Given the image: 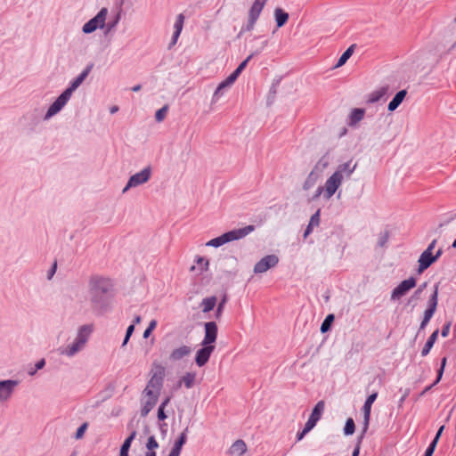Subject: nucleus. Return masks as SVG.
<instances>
[{
    "label": "nucleus",
    "mask_w": 456,
    "mask_h": 456,
    "mask_svg": "<svg viewBox=\"0 0 456 456\" xmlns=\"http://www.w3.org/2000/svg\"><path fill=\"white\" fill-rule=\"evenodd\" d=\"M204 338L201 342L202 348L197 351L195 362L199 367L204 366L209 360L215 350V342L217 338L218 328L215 322H208L204 324Z\"/></svg>",
    "instance_id": "nucleus-1"
},
{
    "label": "nucleus",
    "mask_w": 456,
    "mask_h": 456,
    "mask_svg": "<svg viewBox=\"0 0 456 456\" xmlns=\"http://www.w3.org/2000/svg\"><path fill=\"white\" fill-rule=\"evenodd\" d=\"M91 70V66L87 67L70 85L69 88H67L57 99L56 101L49 107L46 112V118H50L56 113H58L68 102L72 93L83 83V81L86 78L89 72Z\"/></svg>",
    "instance_id": "nucleus-2"
},
{
    "label": "nucleus",
    "mask_w": 456,
    "mask_h": 456,
    "mask_svg": "<svg viewBox=\"0 0 456 456\" xmlns=\"http://www.w3.org/2000/svg\"><path fill=\"white\" fill-rule=\"evenodd\" d=\"M91 301L97 303L101 298L108 294L112 289V282L110 278L94 275L90 277L88 281Z\"/></svg>",
    "instance_id": "nucleus-3"
},
{
    "label": "nucleus",
    "mask_w": 456,
    "mask_h": 456,
    "mask_svg": "<svg viewBox=\"0 0 456 456\" xmlns=\"http://www.w3.org/2000/svg\"><path fill=\"white\" fill-rule=\"evenodd\" d=\"M255 230L254 225H248L243 228L235 229L222 234L219 237L214 238L207 242V246L220 247L225 243L240 240Z\"/></svg>",
    "instance_id": "nucleus-4"
},
{
    "label": "nucleus",
    "mask_w": 456,
    "mask_h": 456,
    "mask_svg": "<svg viewBox=\"0 0 456 456\" xmlns=\"http://www.w3.org/2000/svg\"><path fill=\"white\" fill-rule=\"evenodd\" d=\"M343 180L340 179L338 174H332L325 182L323 186H319L312 197L308 199L309 201L315 200L321 195L324 199L330 200L336 192V191L342 184Z\"/></svg>",
    "instance_id": "nucleus-5"
},
{
    "label": "nucleus",
    "mask_w": 456,
    "mask_h": 456,
    "mask_svg": "<svg viewBox=\"0 0 456 456\" xmlns=\"http://www.w3.org/2000/svg\"><path fill=\"white\" fill-rule=\"evenodd\" d=\"M93 331V325H83L80 327L77 332V336L75 341L69 346L65 350L61 351V354L68 356H72L78 351H80L88 340L90 334Z\"/></svg>",
    "instance_id": "nucleus-6"
},
{
    "label": "nucleus",
    "mask_w": 456,
    "mask_h": 456,
    "mask_svg": "<svg viewBox=\"0 0 456 456\" xmlns=\"http://www.w3.org/2000/svg\"><path fill=\"white\" fill-rule=\"evenodd\" d=\"M107 15L108 9L105 7L102 8L95 17L91 19L83 26V32L89 34L96 30L98 28H102L105 25Z\"/></svg>",
    "instance_id": "nucleus-7"
},
{
    "label": "nucleus",
    "mask_w": 456,
    "mask_h": 456,
    "mask_svg": "<svg viewBox=\"0 0 456 456\" xmlns=\"http://www.w3.org/2000/svg\"><path fill=\"white\" fill-rule=\"evenodd\" d=\"M267 0H255L252 6L248 11V24L245 27L247 31H250L253 29L256 20H258L265 5L266 4Z\"/></svg>",
    "instance_id": "nucleus-8"
},
{
    "label": "nucleus",
    "mask_w": 456,
    "mask_h": 456,
    "mask_svg": "<svg viewBox=\"0 0 456 456\" xmlns=\"http://www.w3.org/2000/svg\"><path fill=\"white\" fill-rule=\"evenodd\" d=\"M151 170L149 167L143 168L139 173L133 175L129 178L126 187L123 189V192H126L130 188L136 187L147 183L151 178Z\"/></svg>",
    "instance_id": "nucleus-9"
},
{
    "label": "nucleus",
    "mask_w": 456,
    "mask_h": 456,
    "mask_svg": "<svg viewBox=\"0 0 456 456\" xmlns=\"http://www.w3.org/2000/svg\"><path fill=\"white\" fill-rule=\"evenodd\" d=\"M416 286V280L413 277H410L407 280L403 281L397 287H395L391 293L392 300H399L402 297L406 295L411 289Z\"/></svg>",
    "instance_id": "nucleus-10"
},
{
    "label": "nucleus",
    "mask_w": 456,
    "mask_h": 456,
    "mask_svg": "<svg viewBox=\"0 0 456 456\" xmlns=\"http://www.w3.org/2000/svg\"><path fill=\"white\" fill-rule=\"evenodd\" d=\"M279 258L275 255H268L258 261L254 266L255 273H263L277 265Z\"/></svg>",
    "instance_id": "nucleus-11"
},
{
    "label": "nucleus",
    "mask_w": 456,
    "mask_h": 456,
    "mask_svg": "<svg viewBox=\"0 0 456 456\" xmlns=\"http://www.w3.org/2000/svg\"><path fill=\"white\" fill-rule=\"evenodd\" d=\"M377 397H378V393L374 392L373 394L370 395L367 397V399L365 400V403L363 404V407H362V411H363L362 436L368 430L369 423H370V418L371 406H372V403L377 399Z\"/></svg>",
    "instance_id": "nucleus-12"
},
{
    "label": "nucleus",
    "mask_w": 456,
    "mask_h": 456,
    "mask_svg": "<svg viewBox=\"0 0 456 456\" xmlns=\"http://www.w3.org/2000/svg\"><path fill=\"white\" fill-rule=\"evenodd\" d=\"M442 249H438L436 255L423 251L419 258V273L428 269L441 256Z\"/></svg>",
    "instance_id": "nucleus-13"
},
{
    "label": "nucleus",
    "mask_w": 456,
    "mask_h": 456,
    "mask_svg": "<svg viewBox=\"0 0 456 456\" xmlns=\"http://www.w3.org/2000/svg\"><path fill=\"white\" fill-rule=\"evenodd\" d=\"M324 407H325V403L323 401H319L315 404L308 420L305 423L306 429H313L315 427L316 423L321 419V417L323 413Z\"/></svg>",
    "instance_id": "nucleus-14"
},
{
    "label": "nucleus",
    "mask_w": 456,
    "mask_h": 456,
    "mask_svg": "<svg viewBox=\"0 0 456 456\" xmlns=\"http://www.w3.org/2000/svg\"><path fill=\"white\" fill-rule=\"evenodd\" d=\"M356 167L357 162H353V160L350 159L346 163L340 164L333 174H338L340 179L344 180L345 178H349Z\"/></svg>",
    "instance_id": "nucleus-15"
},
{
    "label": "nucleus",
    "mask_w": 456,
    "mask_h": 456,
    "mask_svg": "<svg viewBox=\"0 0 456 456\" xmlns=\"http://www.w3.org/2000/svg\"><path fill=\"white\" fill-rule=\"evenodd\" d=\"M191 348L189 346H180L171 351L169 354L168 359L172 362H175L181 361L184 357H187L191 354Z\"/></svg>",
    "instance_id": "nucleus-16"
},
{
    "label": "nucleus",
    "mask_w": 456,
    "mask_h": 456,
    "mask_svg": "<svg viewBox=\"0 0 456 456\" xmlns=\"http://www.w3.org/2000/svg\"><path fill=\"white\" fill-rule=\"evenodd\" d=\"M18 382L15 380L0 381V401H5L11 397Z\"/></svg>",
    "instance_id": "nucleus-17"
},
{
    "label": "nucleus",
    "mask_w": 456,
    "mask_h": 456,
    "mask_svg": "<svg viewBox=\"0 0 456 456\" xmlns=\"http://www.w3.org/2000/svg\"><path fill=\"white\" fill-rule=\"evenodd\" d=\"M161 387L162 386L158 385L155 379L149 380L146 387L143 390L144 398L158 401Z\"/></svg>",
    "instance_id": "nucleus-18"
},
{
    "label": "nucleus",
    "mask_w": 456,
    "mask_h": 456,
    "mask_svg": "<svg viewBox=\"0 0 456 456\" xmlns=\"http://www.w3.org/2000/svg\"><path fill=\"white\" fill-rule=\"evenodd\" d=\"M246 452V443L241 439H238L229 448L228 454L231 456H242Z\"/></svg>",
    "instance_id": "nucleus-19"
},
{
    "label": "nucleus",
    "mask_w": 456,
    "mask_h": 456,
    "mask_svg": "<svg viewBox=\"0 0 456 456\" xmlns=\"http://www.w3.org/2000/svg\"><path fill=\"white\" fill-rule=\"evenodd\" d=\"M165 376V368L158 363L153 362L151 369V377L150 380L155 379L158 385L162 386L163 378Z\"/></svg>",
    "instance_id": "nucleus-20"
},
{
    "label": "nucleus",
    "mask_w": 456,
    "mask_h": 456,
    "mask_svg": "<svg viewBox=\"0 0 456 456\" xmlns=\"http://www.w3.org/2000/svg\"><path fill=\"white\" fill-rule=\"evenodd\" d=\"M235 81L236 78L231 74L227 78H225L218 85L216 90L214 93L213 97L218 99L219 96L223 95L224 90L227 87H230Z\"/></svg>",
    "instance_id": "nucleus-21"
},
{
    "label": "nucleus",
    "mask_w": 456,
    "mask_h": 456,
    "mask_svg": "<svg viewBox=\"0 0 456 456\" xmlns=\"http://www.w3.org/2000/svg\"><path fill=\"white\" fill-rule=\"evenodd\" d=\"M184 22V15L183 13H180L177 15L175 22L174 24V35H173V45H175L183 30Z\"/></svg>",
    "instance_id": "nucleus-22"
},
{
    "label": "nucleus",
    "mask_w": 456,
    "mask_h": 456,
    "mask_svg": "<svg viewBox=\"0 0 456 456\" xmlns=\"http://www.w3.org/2000/svg\"><path fill=\"white\" fill-rule=\"evenodd\" d=\"M407 92L405 90L399 91L392 101L388 103V110L394 111L397 109V107L403 102V99L406 96Z\"/></svg>",
    "instance_id": "nucleus-23"
},
{
    "label": "nucleus",
    "mask_w": 456,
    "mask_h": 456,
    "mask_svg": "<svg viewBox=\"0 0 456 456\" xmlns=\"http://www.w3.org/2000/svg\"><path fill=\"white\" fill-rule=\"evenodd\" d=\"M217 302V298L215 296L203 298L200 303V307L203 313H208L214 309Z\"/></svg>",
    "instance_id": "nucleus-24"
},
{
    "label": "nucleus",
    "mask_w": 456,
    "mask_h": 456,
    "mask_svg": "<svg viewBox=\"0 0 456 456\" xmlns=\"http://www.w3.org/2000/svg\"><path fill=\"white\" fill-rule=\"evenodd\" d=\"M274 17L278 28L284 26L289 20V14L281 8L274 10Z\"/></svg>",
    "instance_id": "nucleus-25"
},
{
    "label": "nucleus",
    "mask_w": 456,
    "mask_h": 456,
    "mask_svg": "<svg viewBox=\"0 0 456 456\" xmlns=\"http://www.w3.org/2000/svg\"><path fill=\"white\" fill-rule=\"evenodd\" d=\"M438 337V330H436L428 338V341L426 342L424 347L421 350V355L426 356L429 354L431 348L433 347L436 340Z\"/></svg>",
    "instance_id": "nucleus-26"
},
{
    "label": "nucleus",
    "mask_w": 456,
    "mask_h": 456,
    "mask_svg": "<svg viewBox=\"0 0 456 456\" xmlns=\"http://www.w3.org/2000/svg\"><path fill=\"white\" fill-rule=\"evenodd\" d=\"M196 379V374L193 372L185 373L178 382V387H181L182 384L185 386L186 388H191L193 387Z\"/></svg>",
    "instance_id": "nucleus-27"
},
{
    "label": "nucleus",
    "mask_w": 456,
    "mask_h": 456,
    "mask_svg": "<svg viewBox=\"0 0 456 456\" xmlns=\"http://www.w3.org/2000/svg\"><path fill=\"white\" fill-rule=\"evenodd\" d=\"M158 401L152 399L143 398L142 407L141 410V415L145 417L154 408Z\"/></svg>",
    "instance_id": "nucleus-28"
},
{
    "label": "nucleus",
    "mask_w": 456,
    "mask_h": 456,
    "mask_svg": "<svg viewBox=\"0 0 456 456\" xmlns=\"http://www.w3.org/2000/svg\"><path fill=\"white\" fill-rule=\"evenodd\" d=\"M317 183V175L314 173H310L303 184V190L308 191L315 186Z\"/></svg>",
    "instance_id": "nucleus-29"
},
{
    "label": "nucleus",
    "mask_w": 456,
    "mask_h": 456,
    "mask_svg": "<svg viewBox=\"0 0 456 456\" xmlns=\"http://www.w3.org/2000/svg\"><path fill=\"white\" fill-rule=\"evenodd\" d=\"M387 94V88L381 87L372 92L369 96L370 102H376L379 101Z\"/></svg>",
    "instance_id": "nucleus-30"
},
{
    "label": "nucleus",
    "mask_w": 456,
    "mask_h": 456,
    "mask_svg": "<svg viewBox=\"0 0 456 456\" xmlns=\"http://www.w3.org/2000/svg\"><path fill=\"white\" fill-rule=\"evenodd\" d=\"M446 357H444L442 359V362H441V367L440 369L438 370L437 371V378L436 379V381L429 387H426V389L424 390L423 394L426 393L427 391H428L429 389H431V387L435 385H436L442 379L443 377V373H444V368H445V365H446Z\"/></svg>",
    "instance_id": "nucleus-31"
},
{
    "label": "nucleus",
    "mask_w": 456,
    "mask_h": 456,
    "mask_svg": "<svg viewBox=\"0 0 456 456\" xmlns=\"http://www.w3.org/2000/svg\"><path fill=\"white\" fill-rule=\"evenodd\" d=\"M352 54H353V46H350L339 57V59L336 64V67L343 66L346 62V61L351 57Z\"/></svg>",
    "instance_id": "nucleus-32"
},
{
    "label": "nucleus",
    "mask_w": 456,
    "mask_h": 456,
    "mask_svg": "<svg viewBox=\"0 0 456 456\" xmlns=\"http://www.w3.org/2000/svg\"><path fill=\"white\" fill-rule=\"evenodd\" d=\"M438 303V286L435 287L434 293L428 300V308L432 310H436Z\"/></svg>",
    "instance_id": "nucleus-33"
},
{
    "label": "nucleus",
    "mask_w": 456,
    "mask_h": 456,
    "mask_svg": "<svg viewBox=\"0 0 456 456\" xmlns=\"http://www.w3.org/2000/svg\"><path fill=\"white\" fill-rule=\"evenodd\" d=\"M364 117V110L362 109H354L351 113V121L357 123Z\"/></svg>",
    "instance_id": "nucleus-34"
},
{
    "label": "nucleus",
    "mask_w": 456,
    "mask_h": 456,
    "mask_svg": "<svg viewBox=\"0 0 456 456\" xmlns=\"http://www.w3.org/2000/svg\"><path fill=\"white\" fill-rule=\"evenodd\" d=\"M135 436H136V431H133L130 434V436L124 441L120 450H122L123 452L124 451L129 452L131 444H132V442L134 441Z\"/></svg>",
    "instance_id": "nucleus-35"
},
{
    "label": "nucleus",
    "mask_w": 456,
    "mask_h": 456,
    "mask_svg": "<svg viewBox=\"0 0 456 456\" xmlns=\"http://www.w3.org/2000/svg\"><path fill=\"white\" fill-rule=\"evenodd\" d=\"M435 310L428 308L424 313V318L420 323V329H424L435 314Z\"/></svg>",
    "instance_id": "nucleus-36"
},
{
    "label": "nucleus",
    "mask_w": 456,
    "mask_h": 456,
    "mask_svg": "<svg viewBox=\"0 0 456 456\" xmlns=\"http://www.w3.org/2000/svg\"><path fill=\"white\" fill-rule=\"evenodd\" d=\"M354 429H355V425H354V419L351 418L347 419V420L346 422L345 428H344L345 435H346V436L353 435L354 432Z\"/></svg>",
    "instance_id": "nucleus-37"
},
{
    "label": "nucleus",
    "mask_w": 456,
    "mask_h": 456,
    "mask_svg": "<svg viewBox=\"0 0 456 456\" xmlns=\"http://www.w3.org/2000/svg\"><path fill=\"white\" fill-rule=\"evenodd\" d=\"M186 439H187V436H186V433L185 432H183L179 438L177 439V441H175L173 448L175 449V450H178V451H182V447L183 445L185 444L186 442Z\"/></svg>",
    "instance_id": "nucleus-38"
},
{
    "label": "nucleus",
    "mask_w": 456,
    "mask_h": 456,
    "mask_svg": "<svg viewBox=\"0 0 456 456\" xmlns=\"http://www.w3.org/2000/svg\"><path fill=\"white\" fill-rule=\"evenodd\" d=\"M146 448L147 452H154L155 449L159 448V443L153 436L148 438Z\"/></svg>",
    "instance_id": "nucleus-39"
},
{
    "label": "nucleus",
    "mask_w": 456,
    "mask_h": 456,
    "mask_svg": "<svg viewBox=\"0 0 456 456\" xmlns=\"http://www.w3.org/2000/svg\"><path fill=\"white\" fill-rule=\"evenodd\" d=\"M251 55L248 56L246 60H244L237 69L232 73V75L237 79L242 70L246 68L248 61L250 60Z\"/></svg>",
    "instance_id": "nucleus-40"
},
{
    "label": "nucleus",
    "mask_w": 456,
    "mask_h": 456,
    "mask_svg": "<svg viewBox=\"0 0 456 456\" xmlns=\"http://www.w3.org/2000/svg\"><path fill=\"white\" fill-rule=\"evenodd\" d=\"M167 110H168V106L165 105L164 107H162L161 109L157 110V112L155 114V118L158 122H161L165 119V118L167 116Z\"/></svg>",
    "instance_id": "nucleus-41"
},
{
    "label": "nucleus",
    "mask_w": 456,
    "mask_h": 456,
    "mask_svg": "<svg viewBox=\"0 0 456 456\" xmlns=\"http://www.w3.org/2000/svg\"><path fill=\"white\" fill-rule=\"evenodd\" d=\"M333 314H329L321 325V331L326 332L330 329V323L333 322Z\"/></svg>",
    "instance_id": "nucleus-42"
},
{
    "label": "nucleus",
    "mask_w": 456,
    "mask_h": 456,
    "mask_svg": "<svg viewBox=\"0 0 456 456\" xmlns=\"http://www.w3.org/2000/svg\"><path fill=\"white\" fill-rule=\"evenodd\" d=\"M157 321L156 320H151L149 323V326L147 327V329L144 330L143 332V338H147L150 337V335L151 334V332L155 330V328L157 327Z\"/></svg>",
    "instance_id": "nucleus-43"
},
{
    "label": "nucleus",
    "mask_w": 456,
    "mask_h": 456,
    "mask_svg": "<svg viewBox=\"0 0 456 456\" xmlns=\"http://www.w3.org/2000/svg\"><path fill=\"white\" fill-rule=\"evenodd\" d=\"M226 301H227V297H226V295H224L223 299L221 300V302L217 305V308H216V319H219L222 316L223 311H224V305H225Z\"/></svg>",
    "instance_id": "nucleus-44"
},
{
    "label": "nucleus",
    "mask_w": 456,
    "mask_h": 456,
    "mask_svg": "<svg viewBox=\"0 0 456 456\" xmlns=\"http://www.w3.org/2000/svg\"><path fill=\"white\" fill-rule=\"evenodd\" d=\"M320 209H318L310 218L311 226L318 227L320 224Z\"/></svg>",
    "instance_id": "nucleus-45"
},
{
    "label": "nucleus",
    "mask_w": 456,
    "mask_h": 456,
    "mask_svg": "<svg viewBox=\"0 0 456 456\" xmlns=\"http://www.w3.org/2000/svg\"><path fill=\"white\" fill-rule=\"evenodd\" d=\"M197 264L202 271H206L208 268V260L203 256L197 257Z\"/></svg>",
    "instance_id": "nucleus-46"
},
{
    "label": "nucleus",
    "mask_w": 456,
    "mask_h": 456,
    "mask_svg": "<svg viewBox=\"0 0 456 456\" xmlns=\"http://www.w3.org/2000/svg\"><path fill=\"white\" fill-rule=\"evenodd\" d=\"M134 330V324H131L130 326H128V328L126 330V337H125L123 344H122L123 346L126 345V343L128 342V340H129L130 337L132 336Z\"/></svg>",
    "instance_id": "nucleus-47"
},
{
    "label": "nucleus",
    "mask_w": 456,
    "mask_h": 456,
    "mask_svg": "<svg viewBox=\"0 0 456 456\" xmlns=\"http://www.w3.org/2000/svg\"><path fill=\"white\" fill-rule=\"evenodd\" d=\"M86 428H87V423H84V424H82V425L77 428V432H76V436H75V437H76L77 439H80V438H82V437H83V436H84V434H85V432H86Z\"/></svg>",
    "instance_id": "nucleus-48"
},
{
    "label": "nucleus",
    "mask_w": 456,
    "mask_h": 456,
    "mask_svg": "<svg viewBox=\"0 0 456 456\" xmlns=\"http://www.w3.org/2000/svg\"><path fill=\"white\" fill-rule=\"evenodd\" d=\"M387 240H388V232H386L380 235L378 243H379V247H384L386 245V243L387 242Z\"/></svg>",
    "instance_id": "nucleus-49"
},
{
    "label": "nucleus",
    "mask_w": 456,
    "mask_h": 456,
    "mask_svg": "<svg viewBox=\"0 0 456 456\" xmlns=\"http://www.w3.org/2000/svg\"><path fill=\"white\" fill-rule=\"evenodd\" d=\"M436 441H432L431 444L428 445V447L426 450L425 456H432L434 453V451L436 449Z\"/></svg>",
    "instance_id": "nucleus-50"
},
{
    "label": "nucleus",
    "mask_w": 456,
    "mask_h": 456,
    "mask_svg": "<svg viewBox=\"0 0 456 456\" xmlns=\"http://www.w3.org/2000/svg\"><path fill=\"white\" fill-rule=\"evenodd\" d=\"M450 327H451V323L450 322H448V323L444 325V327L442 329V332H441V334H442V336L444 338L448 336V334L450 332Z\"/></svg>",
    "instance_id": "nucleus-51"
},
{
    "label": "nucleus",
    "mask_w": 456,
    "mask_h": 456,
    "mask_svg": "<svg viewBox=\"0 0 456 456\" xmlns=\"http://www.w3.org/2000/svg\"><path fill=\"white\" fill-rule=\"evenodd\" d=\"M312 429H306V426L305 425V428H303V430L299 433H297V441H300L301 439H303V437L308 433L310 432Z\"/></svg>",
    "instance_id": "nucleus-52"
},
{
    "label": "nucleus",
    "mask_w": 456,
    "mask_h": 456,
    "mask_svg": "<svg viewBox=\"0 0 456 456\" xmlns=\"http://www.w3.org/2000/svg\"><path fill=\"white\" fill-rule=\"evenodd\" d=\"M164 408L159 407L158 410V419L159 420H164L167 419V415L165 414Z\"/></svg>",
    "instance_id": "nucleus-53"
},
{
    "label": "nucleus",
    "mask_w": 456,
    "mask_h": 456,
    "mask_svg": "<svg viewBox=\"0 0 456 456\" xmlns=\"http://www.w3.org/2000/svg\"><path fill=\"white\" fill-rule=\"evenodd\" d=\"M436 244V240H433L432 242L428 245V248L424 251L428 252V253H433V249L435 248Z\"/></svg>",
    "instance_id": "nucleus-54"
},
{
    "label": "nucleus",
    "mask_w": 456,
    "mask_h": 456,
    "mask_svg": "<svg viewBox=\"0 0 456 456\" xmlns=\"http://www.w3.org/2000/svg\"><path fill=\"white\" fill-rule=\"evenodd\" d=\"M314 226H311L310 224H308L305 232H304V238H306L312 232Z\"/></svg>",
    "instance_id": "nucleus-55"
},
{
    "label": "nucleus",
    "mask_w": 456,
    "mask_h": 456,
    "mask_svg": "<svg viewBox=\"0 0 456 456\" xmlns=\"http://www.w3.org/2000/svg\"><path fill=\"white\" fill-rule=\"evenodd\" d=\"M444 428V426H442V427L438 429V431H437V433H436V436H435V438H434V440H433V441H436V444H437L438 439H439V437H440V436H441V434H442V432H443Z\"/></svg>",
    "instance_id": "nucleus-56"
},
{
    "label": "nucleus",
    "mask_w": 456,
    "mask_h": 456,
    "mask_svg": "<svg viewBox=\"0 0 456 456\" xmlns=\"http://www.w3.org/2000/svg\"><path fill=\"white\" fill-rule=\"evenodd\" d=\"M45 364V362L44 359L40 360L37 364H36V370H40L42 369Z\"/></svg>",
    "instance_id": "nucleus-57"
},
{
    "label": "nucleus",
    "mask_w": 456,
    "mask_h": 456,
    "mask_svg": "<svg viewBox=\"0 0 456 456\" xmlns=\"http://www.w3.org/2000/svg\"><path fill=\"white\" fill-rule=\"evenodd\" d=\"M170 400H171V398H170L169 396H167V398L162 402V403L160 404V406H159V407H161V408H164V409H165V408H166V406L169 403Z\"/></svg>",
    "instance_id": "nucleus-58"
},
{
    "label": "nucleus",
    "mask_w": 456,
    "mask_h": 456,
    "mask_svg": "<svg viewBox=\"0 0 456 456\" xmlns=\"http://www.w3.org/2000/svg\"><path fill=\"white\" fill-rule=\"evenodd\" d=\"M181 452L172 448L168 456H180Z\"/></svg>",
    "instance_id": "nucleus-59"
},
{
    "label": "nucleus",
    "mask_w": 456,
    "mask_h": 456,
    "mask_svg": "<svg viewBox=\"0 0 456 456\" xmlns=\"http://www.w3.org/2000/svg\"><path fill=\"white\" fill-rule=\"evenodd\" d=\"M408 394H409V390H406L404 392V394L403 395V396L400 398V401H399L400 404L403 403V402H404L405 398L407 397Z\"/></svg>",
    "instance_id": "nucleus-60"
},
{
    "label": "nucleus",
    "mask_w": 456,
    "mask_h": 456,
    "mask_svg": "<svg viewBox=\"0 0 456 456\" xmlns=\"http://www.w3.org/2000/svg\"><path fill=\"white\" fill-rule=\"evenodd\" d=\"M360 452V447L359 445L356 446V448L354 450L352 456H358Z\"/></svg>",
    "instance_id": "nucleus-61"
},
{
    "label": "nucleus",
    "mask_w": 456,
    "mask_h": 456,
    "mask_svg": "<svg viewBox=\"0 0 456 456\" xmlns=\"http://www.w3.org/2000/svg\"><path fill=\"white\" fill-rule=\"evenodd\" d=\"M142 319H141V316L137 315L134 317V323L133 324H139L141 322Z\"/></svg>",
    "instance_id": "nucleus-62"
},
{
    "label": "nucleus",
    "mask_w": 456,
    "mask_h": 456,
    "mask_svg": "<svg viewBox=\"0 0 456 456\" xmlns=\"http://www.w3.org/2000/svg\"><path fill=\"white\" fill-rule=\"evenodd\" d=\"M140 90H141V86L140 85H136V86L132 87V91L133 92H138Z\"/></svg>",
    "instance_id": "nucleus-63"
},
{
    "label": "nucleus",
    "mask_w": 456,
    "mask_h": 456,
    "mask_svg": "<svg viewBox=\"0 0 456 456\" xmlns=\"http://www.w3.org/2000/svg\"><path fill=\"white\" fill-rule=\"evenodd\" d=\"M145 456H156L155 452H146Z\"/></svg>",
    "instance_id": "nucleus-64"
}]
</instances>
